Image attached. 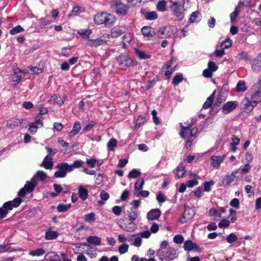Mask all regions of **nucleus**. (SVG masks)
<instances>
[{
  "mask_svg": "<svg viewBox=\"0 0 261 261\" xmlns=\"http://www.w3.org/2000/svg\"><path fill=\"white\" fill-rule=\"evenodd\" d=\"M197 119L193 118L187 126H184L180 123V136L185 140V148L188 151L191 150L194 140L198 136L199 132L197 127L191 129L190 127L196 123Z\"/></svg>",
  "mask_w": 261,
  "mask_h": 261,
  "instance_id": "nucleus-1",
  "label": "nucleus"
},
{
  "mask_svg": "<svg viewBox=\"0 0 261 261\" xmlns=\"http://www.w3.org/2000/svg\"><path fill=\"white\" fill-rule=\"evenodd\" d=\"M95 23L98 25L105 24L107 27H110L116 21L115 16L107 12L98 13L94 17Z\"/></svg>",
  "mask_w": 261,
  "mask_h": 261,
  "instance_id": "nucleus-2",
  "label": "nucleus"
},
{
  "mask_svg": "<svg viewBox=\"0 0 261 261\" xmlns=\"http://www.w3.org/2000/svg\"><path fill=\"white\" fill-rule=\"evenodd\" d=\"M22 202V199L20 197L14 198L12 201H9L5 202L3 205L0 207V220L5 218L9 210H11L13 207H18Z\"/></svg>",
  "mask_w": 261,
  "mask_h": 261,
  "instance_id": "nucleus-3",
  "label": "nucleus"
},
{
  "mask_svg": "<svg viewBox=\"0 0 261 261\" xmlns=\"http://www.w3.org/2000/svg\"><path fill=\"white\" fill-rule=\"evenodd\" d=\"M156 256L161 261L171 260L177 257V250L172 247H169L167 249L164 251H158Z\"/></svg>",
  "mask_w": 261,
  "mask_h": 261,
  "instance_id": "nucleus-4",
  "label": "nucleus"
},
{
  "mask_svg": "<svg viewBox=\"0 0 261 261\" xmlns=\"http://www.w3.org/2000/svg\"><path fill=\"white\" fill-rule=\"evenodd\" d=\"M158 36L160 38L175 37L177 36V29L174 26H166L160 29Z\"/></svg>",
  "mask_w": 261,
  "mask_h": 261,
  "instance_id": "nucleus-5",
  "label": "nucleus"
},
{
  "mask_svg": "<svg viewBox=\"0 0 261 261\" xmlns=\"http://www.w3.org/2000/svg\"><path fill=\"white\" fill-rule=\"evenodd\" d=\"M58 170L54 173L56 178H64L66 176L68 173L71 172L69 164L67 163H60L57 165Z\"/></svg>",
  "mask_w": 261,
  "mask_h": 261,
  "instance_id": "nucleus-6",
  "label": "nucleus"
},
{
  "mask_svg": "<svg viewBox=\"0 0 261 261\" xmlns=\"http://www.w3.org/2000/svg\"><path fill=\"white\" fill-rule=\"evenodd\" d=\"M129 6L122 3L120 1H115L113 2L112 8L115 12L118 15L124 16L127 15Z\"/></svg>",
  "mask_w": 261,
  "mask_h": 261,
  "instance_id": "nucleus-7",
  "label": "nucleus"
},
{
  "mask_svg": "<svg viewBox=\"0 0 261 261\" xmlns=\"http://www.w3.org/2000/svg\"><path fill=\"white\" fill-rule=\"evenodd\" d=\"M183 209L184 211L180 216V223H181L188 222L193 217L195 214L194 210L189 206L184 205Z\"/></svg>",
  "mask_w": 261,
  "mask_h": 261,
  "instance_id": "nucleus-8",
  "label": "nucleus"
},
{
  "mask_svg": "<svg viewBox=\"0 0 261 261\" xmlns=\"http://www.w3.org/2000/svg\"><path fill=\"white\" fill-rule=\"evenodd\" d=\"M120 66L123 67H129L133 65V61L126 54H122L116 58Z\"/></svg>",
  "mask_w": 261,
  "mask_h": 261,
  "instance_id": "nucleus-9",
  "label": "nucleus"
},
{
  "mask_svg": "<svg viewBox=\"0 0 261 261\" xmlns=\"http://www.w3.org/2000/svg\"><path fill=\"white\" fill-rule=\"evenodd\" d=\"M174 61V59L172 58L170 61L166 62L162 68V71L164 72L165 75L167 77H170L174 70V68L176 66V64L173 63Z\"/></svg>",
  "mask_w": 261,
  "mask_h": 261,
  "instance_id": "nucleus-10",
  "label": "nucleus"
},
{
  "mask_svg": "<svg viewBox=\"0 0 261 261\" xmlns=\"http://www.w3.org/2000/svg\"><path fill=\"white\" fill-rule=\"evenodd\" d=\"M246 95L248 99H251L253 104H256L261 100V90H253L251 89Z\"/></svg>",
  "mask_w": 261,
  "mask_h": 261,
  "instance_id": "nucleus-11",
  "label": "nucleus"
},
{
  "mask_svg": "<svg viewBox=\"0 0 261 261\" xmlns=\"http://www.w3.org/2000/svg\"><path fill=\"white\" fill-rule=\"evenodd\" d=\"M41 118L42 117H40L38 115L35 117V121L30 123L29 124V131L31 134H35L37 130V129L39 127H41L43 126Z\"/></svg>",
  "mask_w": 261,
  "mask_h": 261,
  "instance_id": "nucleus-12",
  "label": "nucleus"
},
{
  "mask_svg": "<svg viewBox=\"0 0 261 261\" xmlns=\"http://www.w3.org/2000/svg\"><path fill=\"white\" fill-rule=\"evenodd\" d=\"M238 106V102L236 101H229L225 103L222 108V112L224 114H228L234 110Z\"/></svg>",
  "mask_w": 261,
  "mask_h": 261,
  "instance_id": "nucleus-13",
  "label": "nucleus"
},
{
  "mask_svg": "<svg viewBox=\"0 0 261 261\" xmlns=\"http://www.w3.org/2000/svg\"><path fill=\"white\" fill-rule=\"evenodd\" d=\"M225 158V155L219 156H215L214 155H212L210 158L212 162L211 165L214 168L218 169L220 167L221 164L223 162Z\"/></svg>",
  "mask_w": 261,
  "mask_h": 261,
  "instance_id": "nucleus-14",
  "label": "nucleus"
},
{
  "mask_svg": "<svg viewBox=\"0 0 261 261\" xmlns=\"http://www.w3.org/2000/svg\"><path fill=\"white\" fill-rule=\"evenodd\" d=\"M238 171H234L231 174H227L222 180V185L223 187L228 186L234 179Z\"/></svg>",
  "mask_w": 261,
  "mask_h": 261,
  "instance_id": "nucleus-15",
  "label": "nucleus"
},
{
  "mask_svg": "<svg viewBox=\"0 0 261 261\" xmlns=\"http://www.w3.org/2000/svg\"><path fill=\"white\" fill-rule=\"evenodd\" d=\"M248 96L246 95L245 97L243 99L241 102V107L245 110L246 111H251L253 110L254 107L256 106V105H253L252 100L250 99H248Z\"/></svg>",
  "mask_w": 261,
  "mask_h": 261,
  "instance_id": "nucleus-16",
  "label": "nucleus"
},
{
  "mask_svg": "<svg viewBox=\"0 0 261 261\" xmlns=\"http://www.w3.org/2000/svg\"><path fill=\"white\" fill-rule=\"evenodd\" d=\"M119 226L123 230L129 232L134 231L137 228V224L132 221L120 224Z\"/></svg>",
  "mask_w": 261,
  "mask_h": 261,
  "instance_id": "nucleus-17",
  "label": "nucleus"
},
{
  "mask_svg": "<svg viewBox=\"0 0 261 261\" xmlns=\"http://www.w3.org/2000/svg\"><path fill=\"white\" fill-rule=\"evenodd\" d=\"M161 215V211L158 208L152 209L149 211L147 215L148 220H158Z\"/></svg>",
  "mask_w": 261,
  "mask_h": 261,
  "instance_id": "nucleus-18",
  "label": "nucleus"
},
{
  "mask_svg": "<svg viewBox=\"0 0 261 261\" xmlns=\"http://www.w3.org/2000/svg\"><path fill=\"white\" fill-rule=\"evenodd\" d=\"M140 12L147 20H153L158 17V14L155 11H148L145 9H141Z\"/></svg>",
  "mask_w": 261,
  "mask_h": 261,
  "instance_id": "nucleus-19",
  "label": "nucleus"
},
{
  "mask_svg": "<svg viewBox=\"0 0 261 261\" xmlns=\"http://www.w3.org/2000/svg\"><path fill=\"white\" fill-rule=\"evenodd\" d=\"M107 41L102 37H99L95 39H89L87 44L91 47H97L104 44Z\"/></svg>",
  "mask_w": 261,
  "mask_h": 261,
  "instance_id": "nucleus-20",
  "label": "nucleus"
},
{
  "mask_svg": "<svg viewBox=\"0 0 261 261\" xmlns=\"http://www.w3.org/2000/svg\"><path fill=\"white\" fill-rule=\"evenodd\" d=\"M172 5L170 8L172 14L176 17L179 16V5L178 0H169Z\"/></svg>",
  "mask_w": 261,
  "mask_h": 261,
  "instance_id": "nucleus-21",
  "label": "nucleus"
},
{
  "mask_svg": "<svg viewBox=\"0 0 261 261\" xmlns=\"http://www.w3.org/2000/svg\"><path fill=\"white\" fill-rule=\"evenodd\" d=\"M23 70L19 69L18 68L13 69V73L12 75V81L14 83V85H17L21 81V75H19V72H22Z\"/></svg>",
  "mask_w": 261,
  "mask_h": 261,
  "instance_id": "nucleus-22",
  "label": "nucleus"
},
{
  "mask_svg": "<svg viewBox=\"0 0 261 261\" xmlns=\"http://www.w3.org/2000/svg\"><path fill=\"white\" fill-rule=\"evenodd\" d=\"M252 69L254 72L261 71V52L254 60L252 65Z\"/></svg>",
  "mask_w": 261,
  "mask_h": 261,
  "instance_id": "nucleus-23",
  "label": "nucleus"
},
{
  "mask_svg": "<svg viewBox=\"0 0 261 261\" xmlns=\"http://www.w3.org/2000/svg\"><path fill=\"white\" fill-rule=\"evenodd\" d=\"M53 158L49 155H46L43 159L40 166L46 169H51L53 167Z\"/></svg>",
  "mask_w": 261,
  "mask_h": 261,
  "instance_id": "nucleus-24",
  "label": "nucleus"
},
{
  "mask_svg": "<svg viewBox=\"0 0 261 261\" xmlns=\"http://www.w3.org/2000/svg\"><path fill=\"white\" fill-rule=\"evenodd\" d=\"M141 32L144 37L148 38L152 37L155 34L154 29L149 26L143 27L141 29Z\"/></svg>",
  "mask_w": 261,
  "mask_h": 261,
  "instance_id": "nucleus-25",
  "label": "nucleus"
},
{
  "mask_svg": "<svg viewBox=\"0 0 261 261\" xmlns=\"http://www.w3.org/2000/svg\"><path fill=\"white\" fill-rule=\"evenodd\" d=\"M78 189V195L79 197L83 200H86L88 197V190L82 186H80L77 188Z\"/></svg>",
  "mask_w": 261,
  "mask_h": 261,
  "instance_id": "nucleus-26",
  "label": "nucleus"
},
{
  "mask_svg": "<svg viewBox=\"0 0 261 261\" xmlns=\"http://www.w3.org/2000/svg\"><path fill=\"white\" fill-rule=\"evenodd\" d=\"M201 18L202 16L200 13L196 11L192 13L190 15L189 21L191 23H198L201 20Z\"/></svg>",
  "mask_w": 261,
  "mask_h": 261,
  "instance_id": "nucleus-27",
  "label": "nucleus"
},
{
  "mask_svg": "<svg viewBox=\"0 0 261 261\" xmlns=\"http://www.w3.org/2000/svg\"><path fill=\"white\" fill-rule=\"evenodd\" d=\"M22 122L20 119L11 118L7 121V125L8 127L14 129L21 124Z\"/></svg>",
  "mask_w": 261,
  "mask_h": 261,
  "instance_id": "nucleus-28",
  "label": "nucleus"
},
{
  "mask_svg": "<svg viewBox=\"0 0 261 261\" xmlns=\"http://www.w3.org/2000/svg\"><path fill=\"white\" fill-rule=\"evenodd\" d=\"M11 246V244L0 245V253L5 252H11L20 251L19 249L13 248Z\"/></svg>",
  "mask_w": 261,
  "mask_h": 261,
  "instance_id": "nucleus-29",
  "label": "nucleus"
},
{
  "mask_svg": "<svg viewBox=\"0 0 261 261\" xmlns=\"http://www.w3.org/2000/svg\"><path fill=\"white\" fill-rule=\"evenodd\" d=\"M44 258L48 261H61L59 255L55 252H50L47 253Z\"/></svg>",
  "mask_w": 261,
  "mask_h": 261,
  "instance_id": "nucleus-30",
  "label": "nucleus"
},
{
  "mask_svg": "<svg viewBox=\"0 0 261 261\" xmlns=\"http://www.w3.org/2000/svg\"><path fill=\"white\" fill-rule=\"evenodd\" d=\"M81 129V125L79 121H76L73 126L72 130L69 132L70 137H73L77 135Z\"/></svg>",
  "mask_w": 261,
  "mask_h": 261,
  "instance_id": "nucleus-31",
  "label": "nucleus"
},
{
  "mask_svg": "<svg viewBox=\"0 0 261 261\" xmlns=\"http://www.w3.org/2000/svg\"><path fill=\"white\" fill-rule=\"evenodd\" d=\"M144 185V180L143 178H139L135 183V195L139 192L140 191L143 189V185Z\"/></svg>",
  "mask_w": 261,
  "mask_h": 261,
  "instance_id": "nucleus-32",
  "label": "nucleus"
},
{
  "mask_svg": "<svg viewBox=\"0 0 261 261\" xmlns=\"http://www.w3.org/2000/svg\"><path fill=\"white\" fill-rule=\"evenodd\" d=\"M216 91V90H214L212 94L206 99V101L203 103L202 106V108L203 109H206L212 106L215 98Z\"/></svg>",
  "mask_w": 261,
  "mask_h": 261,
  "instance_id": "nucleus-33",
  "label": "nucleus"
},
{
  "mask_svg": "<svg viewBox=\"0 0 261 261\" xmlns=\"http://www.w3.org/2000/svg\"><path fill=\"white\" fill-rule=\"evenodd\" d=\"M87 241L90 244L100 245L101 239L97 236H90L87 238Z\"/></svg>",
  "mask_w": 261,
  "mask_h": 261,
  "instance_id": "nucleus-34",
  "label": "nucleus"
},
{
  "mask_svg": "<svg viewBox=\"0 0 261 261\" xmlns=\"http://www.w3.org/2000/svg\"><path fill=\"white\" fill-rule=\"evenodd\" d=\"M36 186V182L33 181V178L32 179V182L27 181L24 186V188L27 192L29 193H31L34 189Z\"/></svg>",
  "mask_w": 261,
  "mask_h": 261,
  "instance_id": "nucleus-35",
  "label": "nucleus"
},
{
  "mask_svg": "<svg viewBox=\"0 0 261 261\" xmlns=\"http://www.w3.org/2000/svg\"><path fill=\"white\" fill-rule=\"evenodd\" d=\"M100 197L102 200L98 201L97 203L99 205L102 206L104 204L105 202L109 199L110 195L108 193L106 192L104 190H102L100 192Z\"/></svg>",
  "mask_w": 261,
  "mask_h": 261,
  "instance_id": "nucleus-36",
  "label": "nucleus"
},
{
  "mask_svg": "<svg viewBox=\"0 0 261 261\" xmlns=\"http://www.w3.org/2000/svg\"><path fill=\"white\" fill-rule=\"evenodd\" d=\"M227 95V90L224 86L220 90L217 99L220 100L221 101H224L226 100Z\"/></svg>",
  "mask_w": 261,
  "mask_h": 261,
  "instance_id": "nucleus-37",
  "label": "nucleus"
},
{
  "mask_svg": "<svg viewBox=\"0 0 261 261\" xmlns=\"http://www.w3.org/2000/svg\"><path fill=\"white\" fill-rule=\"evenodd\" d=\"M84 164V162L81 160L74 161L72 164H69L71 172H72L74 169H77L83 167Z\"/></svg>",
  "mask_w": 261,
  "mask_h": 261,
  "instance_id": "nucleus-38",
  "label": "nucleus"
},
{
  "mask_svg": "<svg viewBox=\"0 0 261 261\" xmlns=\"http://www.w3.org/2000/svg\"><path fill=\"white\" fill-rule=\"evenodd\" d=\"M123 33L121 27H114L111 31V35L113 38H117L120 36Z\"/></svg>",
  "mask_w": 261,
  "mask_h": 261,
  "instance_id": "nucleus-39",
  "label": "nucleus"
},
{
  "mask_svg": "<svg viewBox=\"0 0 261 261\" xmlns=\"http://www.w3.org/2000/svg\"><path fill=\"white\" fill-rule=\"evenodd\" d=\"M59 236V233L56 231H47L45 234V239L46 240H52L56 239Z\"/></svg>",
  "mask_w": 261,
  "mask_h": 261,
  "instance_id": "nucleus-40",
  "label": "nucleus"
},
{
  "mask_svg": "<svg viewBox=\"0 0 261 261\" xmlns=\"http://www.w3.org/2000/svg\"><path fill=\"white\" fill-rule=\"evenodd\" d=\"M49 101L53 104H57L59 106H61L63 104L64 101L62 98L57 95H55L51 97Z\"/></svg>",
  "mask_w": 261,
  "mask_h": 261,
  "instance_id": "nucleus-41",
  "label": "nucleus"
},
{
  "mask_svg": "<svg viewBox=\"0 0 261 261\" xmlns=\"http://www.w3.org/2000/svg\"><path fill=\"white\" fill-rule=\"evenodd\" d=\"M45 250L42 248H38L36 250H31L29 251V254L33 256H41L45 254Z\"/></svg>",
  "mask_w": 261,
  "mask_h": 261,
  "instance_id": "nucleus-42",
  "label": "nucleus"
},
{
  "mask_svg": "<svg viewBox=\"0 0 261 261\" xmlns=\"http://www.w3.org/2000/svg\"><path fill=\"white\" fill-rule=\"evenodd\" d=\"M84 9L83 7L79 6H74L73 7L71 13L68 14V17H70L72 16H77L80 13L83 12Z\"/></svg>",
  "mask_w": 261,
  "mask_h": 261,
  "instance_id": "nucleus-43",
  "label": "nucleus"
},
{
  "mask_svg": "<svg viewBox=\"0 0 261 261\" xmlns=\"http://www.w3.org/2000/svg\"><path fill=\"white\" fill-rule=\"evenodd\" d=\"M247 90L245 82L239 81L237 85L236 91L238 92H244Z\"/></svg>",
  "mask_w": 261,
  "mask_h": 261,
  "instance_id": "nucleus-44",
  "label": "nucleus"
},
{
  "mask_svg": "<svg viewBox=\"0 0 261 261\" xmlns=\"http://www.w3.org/2000/svg\"><path fill=\"white\" fill-rule=\"evenodd\" d=\"M133 236H135V239L132 245L137 247H140L142 243V240L140 236L138 235V233L133 234Z\"/></svg>",
  "mask_w": 261,
  "mask_h": 261,
  "instance_id": "nucleus-45",
  "label": "nucleus"
},
{
  "mask_svg": "<svg viewBox=\"0 0 261 261\" xmlns=\"http://www.w3.org/2000/svg\"><path fill=\"white\" fill-rule=\"evenodd\" d=\"M194 245V243H193L191 240H187L184 243L183 247L186 251L190 252L193 250Z\"/></svg>",
  "mask_w": 261,
  "mask_h": 261,
  "instance_id": "nucleus-46",
  "label": "nucleus"
},
{
  "mask_svg": "<svg viewBox=\"0 0 261 261\" xmlns=\"http://www.w3.org/2000/svg\"><path fill=\"white\" fill-rule=\"evenodd\" d=\"M37 178L39 180L41 181H43L46 179L47 177L46 174L42 171H38L36 173L35 176L33 178L34 179V177Z\"/></svg>",
  "mask_w": 261,
  "mask_h": 261,
  "instance_id": "nucleus-47",
  "label": "nucleus"
},
{
  "mask_svg": "<svg viewBox=\"0 0 261 261\" xmlns=\"http://www.w3.org/2000/svg\"><path fill=\"white\" fill-rule=\"evenodd\" d=\"M84 218L86 222H93L95 220V215L93 212H91L85 215Z\"/></svg>",
  "mask_w": 261,
  "mask_h": 261,
  "instance_id": "nucleus-48",
  "label": "nucleus"
},
{
  "mask_svg": "<svg viewBox=\"0 0 261 261\" xmlns=\"http://www.w3.org/2000/svg\"><path fill=\"white\" fill-rule=\"evenodd\" d=\"M141 174V173L139 169H134L129 172L127 177L128 178H136L140 176Z\"/></svg>",
  "mask_w": 261,
  "mask_h": 261,
  "instance_id": "nucleus-49",
  "label": "nucleus"
},
{
  "mask_svg": "<svg viewBox=\"0 0 261 261\" xmlns=\"http://www.w3.org/2000/svg\"><path fill=\"white\" fill-rule=\"evenodd\" d=\"M70 207V204H64L63 203H60L57 206V209L58 212L60 213H63L67 211Z\"/></svg>",
  "mask_w": 261,
  "mask_h": 261,
  "instance_id": "nucleus-50",
  "label": "nucleus"
},
{
  "mask_svg": "<svg viewBox=\"0 0 261 261\" xmlns=\"http://www.w3.org/2000/svg\"><path fill=\"white\" fill-rule=\"evenodd\" d=\"M117 144V140L114 138H111L108 143L107 147L109 151H113Z\"/></svg>",
  "mask_w": 261,
  "mask_h": 261,
  "instance_id": "nucleus-51",
  "label": "nucleus"
},
{
  "mask_svg": "<svg viewBox=\"0 0 261 261\" xmlns=\"http://www.w3.org/2000/svg\"><path fill=\"white\" fill-rule=\"evenodd\" d=\"M78 33L82 37L86 39H87L89 35L92 33V31L90 29L81 30L78 32Z\"/></svg>",
  "mask_w": 261,
  "mask_h": 261,
  "instance_id": "nucleus-52",
  "label": "nucleus"
},
{
  "mask_svg": "<svg viewBox=\"0 0 261 261\" xmlns=\"http://www.w3.org/2000/svg\"><path fill=\"white\" fill-rule=\"evenodd\" d=\"M232 45V41L230 38H227L223 41L221 44V47L222 49H227Z\"/></svg>",
  "mask_w": 261,
  "mask_h": 261,
  "instance_id": "nucleus-53",
  "label": "nucleus"
},
{
  "mask_svg": "<svg viewBox=\"0 0 261 261\" xmlns=\"http://www.w3.org/2000/svg\"><path fill=\"white\" fill-rule=\"evenodd\" d=\"M250 169L251 166L249 164H246L243 167H241L236 171H238V173L239 172H242L243 173H247L250 171Z\"/></svg>",
  "mask_w": 261,
  "mask_h": 261,
  "instance_id": "nucleus-54",
  "label": "nucleus"
},
{
  "mask_svg": "<svg viewBox=\"0 0 261 261\" xmlns=\"http://www.w3.org/2000/svg\"><path fill=\"white\" fill-rule=\"evenodd\" d=\"M24 31V29L21 25H17L11 29L10 31V34L14 35Z\"/></svg>",
  "mask_w": 261,
  "mask_h": 261,
  "instance_id": "nucleus-55",
  "label": "nucleus"
},
{
  "mask_svg": "<svg viewBox=\"0 0 261 261\" xmlns=\"http://www.w3.org/2000/svg\"><path fill=\"white\" fill-rule=\"evenodd\" d=\"M156 200L159 204H162L166 201V198L165 196L162 192H159L156 194Z\"/></svg>",
  "mask_w": 261,
  "mask_h": 261,
  "instance_id": "nucleus-56",
  "label": "nucleus"
},
{
  "mask_svg": "<svg viewBox=\"0 0 261 261\" xmlns=\"http://www.w3.org/2000/svg\"><path fill=\"white\" fill-rule=\"evenodd\" d=\"M156 7L158 11L161 12L165 11L166 9V3L165 1H160L157 4Z\"/></svg>",
  "mask_w": 261,
  "mask_h": 261,
  "instance_id": "nucleus-57",
  "label": "nucleus"
},
{
  "mask_svg": "<svg viewBox=\"0 0 261 261\" xmlns=\"http://www.w3.org/2000/svg\"><path fill=\"white\" fill-rule=\"evenodd\" d=\"M238 238L234 233H231L226 238L227 242L230 244L233 243Z\"/></svg>",
  "mask_w": 261,
  "mask_h": 261,
  "instance_id": "nucleus-58",
  "label": "nucleus"
},
{
  "mask_svg": "<svg viewBox=\"0 0 261 261\" xmlns=\"http://www.w3.org/2000/svg\"><path fill=\"white\" fill-rule=\"evenodd\" d=\"M145 122V119L143 116H139L135 124V127L136 128H139Z\"/></svg>",
  "mask_w": 261,
  "mask_h": 261,
  "instance_id": "nucleus-59",
  "label": "nucleus"
},
{
  "mask_svg": "<svg viewBox=\"0 0 261 261\" xmlns=\"http://www.w3.org/2000/svg\"><path fill=\"white\" fill-rule=\"evenodd\" d=\"M129 246L128 245L123 243L120 246L118 251L120 254H123L127 252L128 250Z\"/></svg>",
  "mask_w": 261,
  "mask_h": 261,
  "instance_id": "nucleus-60",
  "label": "nucleus"
},
{
  "mask_svg": "<svg viewBox=\"0 0 261 261\" xmlns=\"http://www.w3.org/2000/svg\"><path fill=\"white\" fill-rule=\"evenodd\" d=\"M97 160L93 158L86 159V163L90 168H94L96 164Z\"/></svg>",
  "mask_w": 261,
  "mask_h": 261,
  "instance_id": "nucleus-61",
  "label": "nucleus"
},
{
  "mask_svg": "<svg viewBox=\"0 0 261 261\" xmlns=\"http://www.w3.org/2000/svg\"><path fill=\"white\" fill-rule=\"evenodd\" d=\"M127 214L130 220L132 221H135L137 218L138 214L136 210L127 211Z\"/></svg>",
  "mask_w": 261,
  "mask_h": 261,
  "instance_id": "nucleus-62",
  "label": "nucleus"
},
{
  "mask_svg": "<svg viewBox=\"0 0 261 261\" xmlns=\"http://www.w3.org/2000/svg\"><path fill=\"white\" fill-rule=\"evenodd\" d=\"M96 124V122L91 121L90 122L86 124L83 129V132H87L90 131Z\"/></svg>",
  "mask_w": 261,
  "mask_h": 261,
  "instance_id": "nucleus-63",
  "label": "nucleus"
},
{
  "mask_svg": "<svg viewBox=\"0 0 261 261\" xmlns=\"http://www.w3.org/2000/svg\"><path fill=\"white\" fill-rule=\"evenodd\" d=\"M98 261H118V258L116 256H113L109 259L107 256H103Z\"/></svg>",
  "mask_w": 261,
  "mask_h": 261,
  "instance_id": "nucleus-64",
  "label": "nucleus"
}]
</instances>
